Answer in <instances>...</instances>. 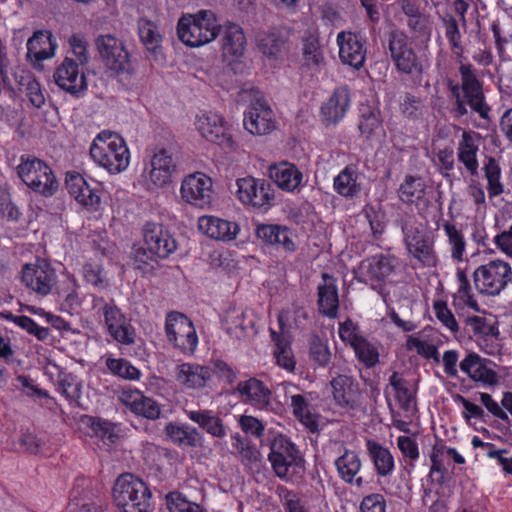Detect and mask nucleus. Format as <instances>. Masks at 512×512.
I'll return each mask as SVG.
<instances>
[{
  "label": "nucleus",
  "mask_w": 512,
  "mask_h": 512,
  "mask_svg": "<svg viewBox=\"0 0 512 512\" xmlns=\"http://www.w3.org/2000/svg\"><path fill=\"white\" fill-rule=\"evenodd\" d=\"M333 187L342 197L356 196L361 190L357 168L352 165L345 167L334 178Z\"/></svg>",
  "instance_id": "nucleus-41"
},
{
  "label": "nucleus",
  "mask_w": 512,
  "mask_h": 512,
  "mask_svg": "<svg viewBox=\"0 0 512 512\" xmlns=\"http://www.w3.org/2000/svg\"><path fill=\"white\" fill-rule=\"evenodd\" d=\"M335 403L346 410H354L361 402L358 383L347 375H338L330 381Z\"/></svg>",
  "instance_id": "nucleus-24"
},
{
  "label": "nucleus",
  "mask_w": 512,
  "mask_h": 512,
  "mask_svg": "<svg viewBox=\"0 0 512 512\" xmlns=\"http://www.w3.org/2000/svg\"><path fill=\"white\" fill-rule=\"evenodd\" d=\"M120 400L131 412L146 419L156 420L161 415L160 405L137 389H123Z\"/></svg>",
  "instance_id": "nucleus-26"
},
{
  "label": "nucleus",
  "mask_w": 512,
  "mask_h": 512,
  "mask_svg": "<svg viewBox=\"0 0 512 512\" xmlns=\"http://www.w3.org/2000/svg\"><path fill=\"white\" fill-rule=\"evenodd\" d=\"M338 333L340 339L352 348L363 338L358 332V326L351 319L339 323Z\"/></svg>",
  "instance_id": "nucleus-60"
},
{
  "label": "nucleus",
  "mask_w": 512,
  "mask_h": 512,
  "mask_svg": "<svg viewBox=\"0 0 512 512\" xmlns=\"http://www.w3.org/2000/svg\"><path fill=\"white\" fill-rule=\"evenodd\" d=\"M334 464L339 477L344 482H351L362 467L358 453L350 449H345L343 454L336 458Z\"/></svg>",
  "instance_id": "nucleus-43"
},
{
  "label": "nucleus",
  "mask_w": 512,
  "mask_h": 512,
  "mask_svg": "<svg viewBox=\"0 0 512 512\" xmlns=\"http://www.w3.org/2000/svg\"><path fill=\"white\" fill-rule=\"evenodd\" d=\"M459 73L461 76V86L459 87L467 105L481 118L487 119L490 108L485 102L482 82L479 80L476 70L471 64H461Z\"/></svg>",
  "instance_id": "nucleus-18"
},
{
  "label": "nucleus",
  "mask_w": 512,
  "mask_h": 512,
  "mask_svg": "<svg viewBox=\"0 0 512 512\" xmlns=\"http://www.w3.org/2000/svg\"><path fill=\"white\" fill-rule=\"evenodd\" d=\"M66 188L79 204L92 211L100 208L101 200L98 191L92 188L80 174L67 173Z\"/></svg>",
  "instance_id": "nucleus-28"
},
{
  "label": "nucleus",
  "mask_w": 512,
  "mask_h": 512,
  "mask_svg": "<svg viewBox=\"0 0 512 512\" xmlns=\"http://www.w3.org/2000/svg\"><path fill=\"white\" fill-rule=\"evenodd\" d=\"M256 235L265 244L280 248L286 253H293L296 250L292 233L285 226L261 224L256 228Z\"/></svg>",
  "instance_id": "nucleus-31"
},
{
  "label": "nucleus",
  "mask_w": 512,
  "mask_h": 512,
  "mask_svg": "<svg viewBox=\"0 0 512 512\" xmlns=\"http://www.w3.org/2000/svg\"><path fill=\"white\" fill-rule=\"evenodd\" d=\"M490 365L491 361L488 359L476 353H468L459 367L471 380L492 386L498 382V376Z\"/></svg>",
  "instance_id": "nucleus-27"
},
{
  "label": "nucleus",
  "mask_w": 512,
  "mask_h": 512,
  "mask_svg": "<svg viewBox=\"0 0 512 512\" xmlns=\"http://www.w3.org/2000/svg\"><path fill=\"white\" fill-rule=\"evenodd\" d=\"M442 229L447 238L452 260L457 263L463 262L466 254V239L463 232L450 221H444Z\"/></svg>",
  "instance_id": "nucleus-42"
},
{
  "label": "nucleus",
  "mask_w": 512,
  "mask_h": 512,
  "mask_svg": "<svg viewBox=\"0 0 512 512\" xmlns=\"http://www.w3.org/2000/svg\"><path fill=\"white\" fill-rule=\"evenodd\" d=\"M318 305L320 312L336 318L339 308V297L336 280L327 273L322 274V282L318 285Z\"/></svg>",
  "instance_id": "nucleus-34"
},
{
  "label": "nucleus",
  "mask_w": 512,
  "mask_h": 512,
  "mask_svg": "<svg viewBox=\"0 0 512 512\" xmlns=\"http://www.w3.org/2000/svg\"><path fill=\"white\" fill-rule=\"evenodd\" d=\"M272 338L275 342L274 358L276 364L288 372L295 369L296 361L291 349L290 342L283 336L272 331Z\"/></svg>",
  "instance_id": "nucleus-45"
},
{
  "label": "nucleus",
  "mask_w": 512,
  "mask_h": 512,
  "mask_svg": "<svg viewBox=\"0 0 512 512\" xmlns=\"http://www.w3.org/2000/svg\"><path fill=\"white\" fill-rule=\"evenodd\" d=\"M210 368L198 363L184 362L176 365L174 378L184 390L204 389L211 380Z\"/></svg>",
  "instance_id": "nucleus-23"
},
{
  "label": "nucleus",
  "mask_w": 512,
  "mask_h": 512,
  "mask_svg": "<svg viewBox=\"0 0 512 512\" xmlns=\"http://www.w3.org/2000/svg\"><path fill=\"white\" fill-rule=\"evenodd\" d=\"M269 176L284 191L293 192L303 180L302 172L296 165L283 161L269 167Z\"/></svg>",
  "instance_id": "nucleus-33"
},
{
  "label": "nucleus",
  "mask_w": 512,
  "mask_h": 512,
  "mask_svg": "<svg viewBox=\"0 0 512 512\" xmlns=\"http://www.w3.org/2000/svg\"><path fill=\"white\" fill-rule=\"evenodd\" d=\"M165 431L170 440L179 446L196 448L201 446L203 441L198 429L189 425L168 423Z\"/></svg>",
  "instance_id": "nucleus-40"
},
{
  "label": "nucleus",
  "mask_w": 512,
  "mask_h": 512,
  "mask_svg": "<svg viewBox=\"0 0 512 512\" xmlns=\"http://www.w3.org/2000/svg\"><path fill=\"white\" fill-rule=\"evenodd\" d=\"M165 332L169 343L186 355H193L197 345L198 336L192 321L182 313L171 312L167 314Z\"/></svg>",
  "instance_id": "nucleus-11"
},
{
  "label": "nucleus",
  "mask_w": 512,
  "mask_h": 512,
  "mask_svg": "<svg viewBox=\"0 0 512 512\" xmlns=\"http://www.w3.org/2000/svg\"><path fill=\"white\" fill-rule=\"evenodd\" d=\"M51 368L57 371L58 392H60L70 403L78 404L82 395V382L73 374L60 370L56 364H50L47 366L46 370L48 373L53 374L50 370Z\"/></svg>",
  "instance_id": "nucleus-39"
},
{
  "label": "nucleus",
  "mask_w": 512,
  "mask_h": 512,
  "mask_svg": "<svg viewBox=\"0 0 512 512\" xmlns=\"http://www.w3.org/2000/svg\"><path fill=\"white\" fill-rule=\"evenodd\" d=\"M74 59L66 57L54 71L53 78L55 83L62 90L76 95L87 89V81L83 71L79 69Z\"/></svg>",
  "instance_id": "nucleus-22"
},
{
  "label": "nucleus",
  "mask_w": 512,
  "mask_h": 512,
  "mask_svg": "<svg viewBox=\"0 0 512 512\" xmlns=\"http://www.w3.org/2000/svg\"><path fill=\"white\" fill-rule=\"evenodd\" d=\"M403 241L408 254L425 267H434L437 256L433 239L424 231L422 224L414 216L407 215L401 219Z\"/></svg>",
  "instance_id": "nucleus-8"
},
{
  "label": "nucleus",
  "mask_w": 512,
  "mask_h": 512,
  "mask_svg": "<svg viewBox=\"0 0 512 512\" xmlns=\"http://www.w3.org/2000/svg\"><path fill=\"white\" fill-rule=\"evenodd\" d=\"M407 348L409 350H416L420 356L426 359H432L436 363L440 362L437 347L434 344H430L427 341L421 340L420 338L409 336L407 339Z\"/></svg>",
  "instance_id": "nucleus-57"
},
{
  "label": "nucleus",
  "mask_w": 512,
  "mask_h": 512,
  "mask_svg": "<svg viewBox=\"0 0 512 512\" xmlns=\"http://www.w3.org/2000/svg\"><path fill=\"white\" fill-rule=\"evenodd\" d=\"M350 103L349 88L345 85L335 88L328 100L321 106L322 121L326 125L339 123L346 116Z\"/></svg>",
  "instance_id": "nucleus-25"
},
{
  "label": "nucleus",
  "mask_w": 512,
  "mask_h": 512,
  "mask_svg": "<svg viewBox=\"0 0 512 512\" xmlns=\"http://www.w3.org/2000/svg\"><path fill=\"white\" fill-rule=\"evenodd\" d=\"M57 48L56 40L50 31L35 32L27 41V59L34 65L54 57Z\"/></svg>",
  "instance_id": "nucleus-29"
},
{
  "label": "nucleus",
  "mask_w": 512,
  "mask_h": 512,
  "mask_svg": "<svg viewBox=\"0 0 512 512\" xmlns=\"http://www.w3.org/2000/svg\"><path fill=\"white\" fill-rule=\"evenodd\" d=\"M139 37L147 50L156 53L160 48L161 36L152 22L144 20L139 22Z\"/></svg>",
  "instance_id": "nucleus-56"
},
{
  "label": "nucleus",
  "mask_w": 512,
  "mask_h": 512,
  "mask_svg": "<svg viewBox=\"0 0 512 512\" xmlns=\"http://www.w3.org/2000/svg\"><path fill=\"white\" fill-rule=\"evenodd\" d=\"M240 97L242 101L251 100L243 118V126L246 131L255 136H264L275 130V114L258 89H243L240 92Z\"/></svg>",
  "instance_id": "nucleus-7"
},
{
  "label": "nucleus",
  "mask_w": 512,
  "mask_h": 512,
  "mask_svg": "<svg viewBox=\"0 0 512 512\" xmlns=\"http://www.w3.org/2000/svg\"><path fill=\"white\" fill-rule=\"evenodd\" d=\"M478 136L475 132L464 131L457 147L458 160L464 165L471 176L478 175L479 162L477 153L479 147L476 141Z\"/></svg>",
  "instance_id": "nucleus-36"
},
{
  "label": "nucleus",
  "mask_w": 512,
  "mask_h": 512,
  "mask_svg": "<svg viewBox=\"0 0 512 512\" xmlns=\"http://www.w3.org/2000/svg\"><path fill=\"white\" fill-rule=\"evenodd\" d=\"M361 512H386V501L383 495L375 493L365 496L360 504Z\"/></svg>",
  "instance_id": "nucleus-64"
},
{
  "label": "nucleus",
  "mask_w": 512,
  "mask_h": 512,
  "mask_svg": "<svg viewBox=\"0 0 512 512\" xmlns=\"http://www.w3.org/2000/svg\"><path fill=\"white\" fill-rule=\"evenodd\" d=\"M175 172L176 163L172 154L166 149H159L144 163L141 177L148 189L159 188L171 183Z\"/></svg>",
  "instance_id": "nucleus-15"
},
{
  "label": "nucleus",
  "mask_w": 512,
  "mask_h": 512,
  "mask_svg": "<svg viewBox=\"0 0 512 512\" xmlns=\"http://www.w3.org/2000/svg\"><path fill=\"white\" fill-rule=\"evenodd\" d=\"M482 170L487 181L486 189L489 198L501 195L504 192V184L501 180L502 170L496 159L488 157L483 164Z\"/></svg>",
  "instance_id": "nucleus-44"
},
{
  "label": "nucleus",
  "mask_w": 512,
  "mask_h": 512,
  "mask_svg": "<svg viewBox=\"0 0 512 512\" xmlns=\"http://www.w3.org/2000/svg\"><path fill=\"white\" fill-rule=\"evenodd\" d=\"M389 383L395 391L396 399L402 409L409 411L412 407L413 396L407 381L397 372H393Z\"/></svg>",
  "instance_id": "nucleus-51"
},
{
  "label": "nucleus",
  "mask_w": 512,
  "mask_h": 512,
  "mask_svg": "<svg viewBox=\"0 0 512 512\" xmlns=\"http://www.w3.org/2000/svg\"><path fill=\"white\" fill-rule=\"evenodd\" d=\"M399 267V259L396 256L376 254L361 261L356 273L360 282L379 290L396 275Z\"/></svg>",
  "instance_id": "nucleus-10"
},
{
  "label": "nucleus",
  "mask_w": 512,
  "mask_h": 512,
  "mask_svg": "<svg viewBox=\"0 0 512 512\" xmlns=\"http://www.w3.org/2000/svg\"><path fill=\"white\" fill-rule=\"evenodd\" d=\"M107 333L118 343L132 345L135 342V329L130 319L114 303H105L102 307Z\"/></svg>",
  "instance_id": "nucleus-20"
},
{
  "label": "nucleus",
  "mask_w": 512,
  "mask_h": 512,
  "mask_svg": "<svg viewBox=\"0 0 512 512\" xmlns=\"http://www.w3.org/2000/svg\"><path fill=\"white\" fill-rule=\"evenodd\" d=\"M14 324L34 335L39 340H45L49 336V329L39 326L32 318L20 315L14 319Z\"/></svg>",
  "instance_id": "nucleus-62"
},
{
  "label": "nucleus",
  "mask_w": 512,
  "mask_h": 512,
  "mask_svg": "<svg viewBox=\"0 0 512 512\" xmlns=\"http://www.w3.org/2000/svg\"><path fill=\"white\" fill-rule=\"evenodd\" d=\"M21 280L31 291L46 296L56 285L57 275L47 261L37 259L34 263H28L22 267Z\"/></svg>",
  "instance_id": "nucleus-16"
},
{
  "label": "nucleus",
  "mask_w": 512,
  "mask_h": 512,
  "mask_svg": "<svg viewBox=\"0 0 512 512\" xmlns=\"http://www.w3.org/2000/svg\"><path fill=\"white\" fill-rule=\"evenodd\" d=\"M336 42L339 47L340 61L355 70H360L366 61L365 39L356 33L341 31L337 35Z\"/></svg>",
  "instance_id": "nucleus-21"
},
{
  "label": "nucleus",
  "mask_w": 512,
  "mask_h": 512,
  "mask_svg": "<svg viewBox=\"0 0 512 512\" xmlns=\"http://www.w3.org/2000/svg\"><path fill=\"white\" fill-rule=\"evenodd\" d=\"M184 413L190 421L196 423L207 434L216 438H224L227 435V428L223 420L214 411L185 409Z\"/></svg>",
  "instance_id": "nucleus-35"
},
{
  "label": "nucleus",
  "mask_w": 512,
  "mask_h": 512,
  "mask_svg": "<svg viewBox=\"0 0 512 512\" xmlns=\"http://www.w3.org/2000/svg\"><path fill=\"white\" fill-rule=\"evenodd\" d=\"M83 276L85 280L98 288H106L108 282L102 266L98 263H86L83 266Z\"/></svg>",
  "instance_id": "nucleus-59"
},
{
  "label": "nucleus",
  "mask_w": 512,
  "mask_h": 512,
  "mask_svg": "<svg viewBox=\"0 0 512 512\" xmlns=\"http://www.w3.org/2000/svg\"><path fill=\"white\" fill-rule=\"evenodd\" d=\"M89 154L95 164L110 174H119L130 164V151L125 140L111 131L104 130L96 135Z\"/></svg>",
  "instance_id": "nucleus-1"
},
{
  "label": "nucleus",
  "mask_w": 512,
  "mask_h": 512,
  "mask_svg": "<svg viewBox=\"0 0 512 512\" xmlns=\"http://www.w3.org/2000/svg\"><path fill=\"white\" fill-rule=\"evenodd\" d=\"M198 229L209 238L220 241H231L235 239L239 231V227L235 222H230L211 215L199 217Z\"/></svg>",
  "instance_id": "nucleus-30"
},
{
  "label": "nucleus",
  "mask_w": 512,
  "mask_h": 512,
  "mask_svg": "<svg viewBox=\"0 0 512 512\" xmlns=\"http://www.w3.org/2000/svg\"><path fill=\"white\" fill-rule=\"evenodd\" d=\"M150 498L147 485L132 474H122L115 481L113 499L123 512H148Z\"/></svg>",
  "instance_id": "nucleus-6"
},
{
  "label": "nucleus",
  "mask_w": 512,
  "mask_h": 512,
  "mask_svg": "<svg viewBox=\"0 0 512 512\" xmlns=\"http://www.w3.org/2000/svg\"><path fill=\"white\" fill-rule=\"evenodd\" d=\"M425 194V184L421 178L407 176L399 189V197L404 203L412 204Z\"/></svg>",
  "instance_id": "nucleus-49"
},
{
  "label": "nucleus",
  "mask_w": 512,
  "mask_h": 512,
  "mask_svg": "<svg viewBox=\"0 0 512 512\" xmlns=\"http://www.w3.org/2000/svg\"><path fill=\"white\" fill-rule=\"evenodd\" d=\"M167 506L170 512H203L198 504L188 501L180 493H170Z\"/></svg>",
  "instance_id": "nucleus-58"
},
{
  "label": "nucleus",
  "mask_w": 512,
  "mask_h": 512,
  "mask_svg": "<svg viewBox=\"0 0 512 512\" xmlns=\"http://www.w3.org/2000/svg\"><path fill=\"white\" fill-rule=\"evenodd\" d=\"M475 289L484 296H498L512 284V266L502 259H493L473 272Z\"/></svg>",
  "instance_id": "nucleus-9"
},
{
  "label": "nucleus",
  "mask_w": 512,
  "mask_h": 512,
  "mask_svg": "<svg viewBox=\"0 0 512 512\" xmlns=\"http://www.w3.org/2000/svg\"><path fill=\"white\" fill-rule=\"evenodd\" d=\"M456 279L458 283L457 292L454 295V301H461L462 304L473 309L474 311L479 310L477 300L472 292L470 281L464 270L458 269L456 272ZM454 306L461 305V303H453Z\"/></svg>",
  "instance_id": "nucleus-48"
},
{
  "label": "nucleus",
  "mask_w": 512,
  "mask_h": 512,
  "mask_svg": "<svg viewBox=\"0 0 512 512\" xmlns=\"http://www.w3.org/2000/svg\"><path fill=\"white\" fill-rule=\"evenodd\" d=\"M105 363L113 375L123 379L138 380L141 376V372L126 359L107 357Z\"/></svg>",
  "instance_id": "nucleus-50"
},
{
  "label": "nucleus",
  "mask_w": 512,
  "mask_h": 512,
  "mask_svg": "<svg viewBox=\"0 0 512 512\" xmlns=\"http://www.w3.org/2000/svg\"><path fill=\"white\" fill-rule=\"evenodd\" d=\"M221 25L216 15L209 10L183 15L177 23L179 40L188 47L198 48L217 38Z\"/></svg>",
  "instance_id": "nucleus-3"
},
{
  "label": "nucleus",
  "mask_w": 512,
  "mask_h": 512,
  "mask_svg": "<svg viewBox=\"0 0 512 512\" xmlns=\"http://www.w3.org/2000/svg\"><path fill=\"white\" fill-rule=\"evenodd\" d=\"M388 49L397 72L410 76L414 81L421 82L423 74L430 67L427 55L415 51L408 36L401 31L390 33Z\"/></svg>",
  "instance_id": "nucleus-2"
},
{
  "label": "nucleus",
  "mask_w": 512,
  "mask_h": 512,
  "mask_svg": "<svg viewBox=\"0 0 512 512\" xmlns=\"http://www.w3.org/2000/svg\"><path fill=\"white\" fill-rule=\"evenodd\" d=\"M290 406L294 416L305 426L312 427L316 421L314 415L310 412V405L306 398L301 394H292L290 397Z\"/></svg>",
  "instance_id": "nucleus-54"
},
{
  "label": "nucleus",
  "mask_w": 512,
  "mask_h": 512,
  "mask_svg": "<svg viewBox=\"0 0 512 512\" xmlns=\"http://www.w3.org/2000/svg\"><path fill=\"white\" fill-rule=\"evenodd\" d=\"M222 52L225 57L239 58L244 54L246 38L242 28L235 23H226L221 27Z\"/></svg>",
  "instance_id": "nucleus-37"
},
{
  "label": "nucleus",
  "mask_w": 512,
  "mask_h": 512,
  "mask_svg": "<svg viewBox=\"0 0 512 512\" xmlns=\"http://www.w3.org/2000/svg\"><path fill=\"white\" fill-rule=\"evenodd\" d=\"M69 44L72 49L73 55L76 57V62L80 65L88 63L89 54L87 51V43L83 36L74 34L69 38Z\"/></svg>",
  "instance_id": "nucleus-63"
},
{
  "label": "nucleus",
  "mask_w": 512,
  "mask_h": 512,
  "mask_svg": "<svg viewBox=\"0 0 512 512\" xmlns=\"http://www.w3.org/2000/svg\"><path fill=\"white\" fill-rule=\"evenodd\" d=\"M194 125L199 134L207 141L225 148L235 147L229 125L219 113L201 111L196 115Z\"/></svg>",
  "instance_id": "nucleus-13"
},
{
  "label": "nucleus",
  "mask_w": 512,
  "mask_h": 512,
  "mask_svg": "<svg viewBox=\"0 0 512 512\" xmlns=\"http://www.w3.org/2000/svg\"><path fill=\"white\" fill-rule=\"evenodd\" d=\"M96 47L104 65L116 73H132L133 65L130 54L122 40L114 35H99Z\"/></svg>",
  "instance_id": "nucleus-12"
},
{
  "label": "nucleus",
  "mask_w": 512,
  "mask_h": 512,
  "mask_svg": "<svg viewBox=\"0 0 512 512\" xmlns=\"http://www.w3.org/2000/svg\"><path fill=\"white\" fill-rule=\"evenodd\" d=\"M303 59L305 65L310 69L320 68L324 64L323 52L315 37H308L304 41Z\"/></svg>",
  "instance_id": "nucleus-53"
},
{
  "label": "nucleus",
  "mask_w": 512,
  "mask_h": 512,
  "mask_svg": "<svg viewBox=\"0 0 512 512\" xmlns=\"http://www.w3.org/2000/svg\"><path fill=\"white\" fill-rule=\"evenodd\" d=\"M276 476L284 481H296L305 472V460L297 446L286 436L274 437L268 455Z\"/></svg>",
  "instance_id": "nucleus-4"
},
{
  "label": "nucleus",
  "mask_w": 512,
  "mask_h": 512,
  "mask_svg": "<svg viewBox=\"0 0 512 512\" xmlns=\"http://www.w3.org/2000/svg\"><path fill=\"white\" fill-rule=\"evenodd\" d=\"M144 254L148 258H166L177 249V243L171 233L161 224L148 222L143 227Z\"/></svg>",
  "instance_id": "nucleus-19"
},
{
  "label": "nucleus",
  "mask_w": 512,
  "mask_h": 512,
  "mask_svg": "<svg viewBox=\"0 0 512 512\" xmlns=\"http://www.w3.org/2000/svg\"><path fill=\"white\" fill-rule=\"evenodd\" d=\"M256 43L258 49L264 55L276 56L281 52L285 40L279 31L273 29L271 31L259 33L256 38Z\"/></svg>",
  "instance_id": "nucleus-47"
},
{
  "label": "nucleus",
  "mask_w": 512,
  "mask_h": 512,
  "mask_svg": "<svg viewBox=\"0 0 512 512\" xmlns=\"http://www.w3.org/2000/svg\"><path fill=\"white\" fill-rule=\"evenodd\" d=\"M434 311L436 314L437 319L452 333H457L459 330L458 323L451 312V310L448 308L447 304L445 302H435L434 303Z\"/></svg>",
  "instance_id": "nucleus-61"
},
{
  "label": "nucleus",
  "mask_w": 512,
  "mask_h": 512,
  "mask_svg": "<svg viewBox=\"0 0 512 512\" xmlns=\"http://www.w3.org/2000/svg\"><path fill=\"white\" fill-rule=\"evenodd\" d=\"M255 319L249 311L235 313L228 322L227 333L237 339L246 337L254 330Z\"/></svg>",
  "instance_id": "nucleus-46"
},
{
  "label": "nucleus",
  "mask_w": 512,
  "mask_h": 512,
  "mask_svg": "<svg viewBox=\"0 0 512 512\" xmlns=\"http://www.w3.org/2000/svg\"><path fill=\"white\" fill-rule=\"evenodd\" d=\"M332 353L328 343L322 340L318 335H313L310 339L309 357L318 366L325 367L330 363Z\"/></svg>",
  "instance_id": "nucleus-55"
},
{
  "label": "nucleus",
  "mask_w": 512,
  "mask_h": 512,
  "mask_svg": "<svg viewBox=\"0 0 512 512\" xmlns=\"http://www.w3.org/2000/svg\"><path fill=\"white\" fill-rule=\"evenodd\" d=\"M212 179L202 172L187 175L181 182V199L197 208H207L212 203Z\"/></svg>",
  "instance_id": "nucleus-17"
},
{
  "label": "nucleus",
  "mask_w": 512,
  "mask_h": 512,
  "mask_svg": "<svg viewBox=\"0 0 512 512\" xmlns=\"http://www.w3.org/2000/svg\"><path fill=\"white\" fill-rule=\"evenodd\" d=\"M237 392L242 401L248 403L258 409H266L270 405L271 391L260 380L250 378L241 381L237 385Z\"/></svg>",
  "instance_id": "nucleus-32"
},
{
  "label": "nucleus",
  "mask_w": 512,
  "mask_h": 512,
  "mask_svg": "<svg viewBox=\"0 0 512 512\" xmlns=\"http://www.w3.org/2000/svg\"><path fill=\"white\" fill-rule=\"evenodd\" d=\"M353 350L357 359L366 368H372L379 362L377 346L364 337L353 347Z\"/></svg>",
  "instance_id": "nucleus-52"
},
{
  "label": "nucleus",
  "mask_w": 512,
  "mask_h": 512,
  "mask_svg": "<svg viewBox=\"0 0 512 512\" xmlns=\"http://www.w3.org/2000/svg\"><path fill=\"white\" fill-rule=\"evenodd\" d=\"M237 197L246 206L268 209L274 200V190L269 182L251 176L236 180Z\"/></svg>",
  "instance_id": "nucleus-14"
},
{
  "label": "nucleus",
  "mask_w": 512,
  "mask_h": 512,
  "mask_svg": "<svg viewBox=\"0 0 512 512\" xmlns=\"http://www.w3.org/2000/svg\"><path fill=\"white\" fill-rule=\"evenodd\" d=\"M16 170L28 188L44 197L53 196L59 188L54 171L48 163L39 158L22 155Z\"/></svg>",
  "instance_id": "nucleus-5"
},
{
  "label": "nucleus",
  "mask_w": 512,
  "mask_h": 512,
  "mask_svg": "<svg viewBox=\"0 0 512 512\" xmlns=\"http://www.w3.org/2000/svg\"><path fill=\"white\" fill-rule=\"evenodd\" d=\"M366 449L377 476L388 477L395 470V461L391 451L375 440H366Z\"/></svg>",
  "instance_id": "nucleus-38"
}]
</instances>
